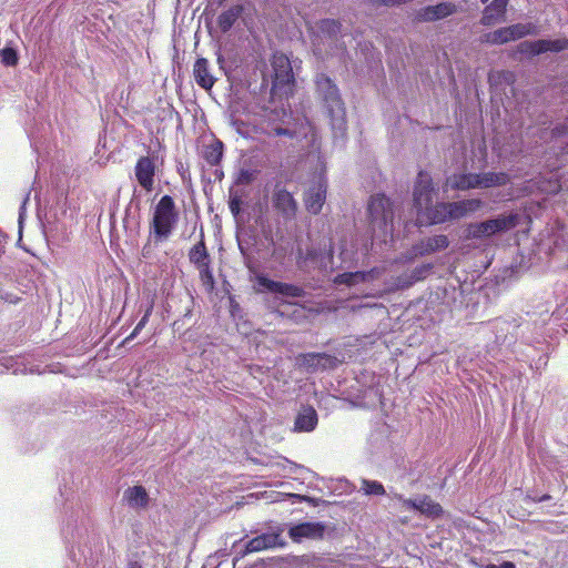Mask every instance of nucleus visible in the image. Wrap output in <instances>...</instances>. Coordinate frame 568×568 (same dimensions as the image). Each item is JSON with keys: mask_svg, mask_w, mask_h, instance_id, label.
I'll return each mask as SVG.
<instances>
[{"mask_svg": "<svg viewBox=\"0 0 568 568\" xmlns=\"http://www.w3.org/2000/svg\"><path fill=\"white\" fill-rule=\"evenodd\" d=\"M436 194L430 175L420 172L414 187V205L417 212V222L420 225L459 220L474 214L483 206V201L479 199L435 203Z\"/></svg>", "mask_w": 568, "mask_h": 568, "instance_id": "1", "label": "nucleus"}, {"mask_svg": "<svg viewBox=\"0 0 568 568\" xmlns=\"http://www.w3.org/2000/svg\"><path fill=\"white\" fill-rule=\"evenodd\" d=\"M315 83L317 94L323 100L331 119L334 135L344 136L346 131V112L337 87L325 74H318Z\"/></svg>", "mask_w": 568, "mask_h": 568, "instance_id": "2", "label": "nucleus"}, {"mask_svg": "<svg viewBox=\"0 0 568 568\" xmlns=\"http://www.w3.org/2000/svg\"><path fill=\"white\" fill-rule=\"evenodd\" d=\"M371 225L375 239L386 242L393 232V211L389 200L381 194L373 195L368 204Z\"/></svg>", "mask_w": 568, "mask_h": 568, "instance_id": "3", "label": "nucleus"}, {"mask_svg": "<svg viewBox=\"0 0 568 568\" xmlns=\"http://www.w3.org/2000/svg\"><path fill=\"white\" fill-rule=\"evenodd\" d=\"M178 221L174 201L171 196L164 195L159 201L152 220L153 235L156 242L165 241L172 233Z\"/></svg>", "mask_w": 568, "mask_h": 568, "instance_id": "4", "label": "nucleus"}, {"mask_svg": "<svg viewBox=\"0 0 568 568\" xmlns=\"http://www.w3.org/2000/svg\"><path fill=\"white\" fill-rule=\"evenodd\" d=\"M518 222V213L501 214L495 219L469 224L467 236L470 239L490 237L495 234L513 230L517 226Z\"/></svg>", "mask_w": 568, "mask_h": 568, "instance_id": "5", "label": "nucleus"}, {"mask_svg": "<svg viewBox=\"0 0 568 568\" xmlns=\"http://www.w3.org/2000/svg\"><path fill=\"white\" fill-rule=\"evenodd\" d=\"M274 71L273 90L288 95L293 92L294 74L292 62L283 53H275L272 59Z\"/></svg>", "mask_w": 568, "mask_h": 568, "instance_id": "6", "label": "nucleus"}, {"mask_svg": "<svg viewBox=\"0 0 568 568\" xmlns=\"http://www.w3.org/2000/svg\"><path fill=\"white\" fill-rule=\"evenodd\" d=\"M232 128L243 138H252L254 134L263 133L267 135H288L290 131L287 129H282L277 126L265 125L263 121L257 119L254 120H243L237 116H233L231 120Z\"/></svg>", "mask_w": 568, "mask_h": 568, "instance_id": "7", "label": "nucleus"}, {"mask_svg": "<svg viewBox=\"0 0 568 568\" xmlns=\"http://www.w3.org/2000/svg\"><path fill=\"white\" fill-rule=\"evenodd\" d=\"M537 28L531 23H517L500 28L486 34V41L491 44H503L509 41L520 39L528 34H536Z\"/></svg>", "mask_w": 568, "mask_h": 568, "instance_id": "8", "label": "nucleus"}, {"mask_svg": "<svg viewBox=\"0 0 568 568\" xmlns=\"http://www.w3.org/2000/svg\"><path fill=\"white\" fill-rule=\"evenodd\" d=\"M272 206L284 221H292L297 213V202L292 193L276 185L272 195Z\"/></svg>", "mask_w": 568, "mask_h": 568, "instance_id": "9", "label": "nucleus"}, {"mask_svg": "<svg viewBox=\"0 0 568 568\" xmlns=\"http://www.w3.org/2000/svg\"><path fill=\"white\" fill-rule=\"evenodd\" d=\"M568 47L566 39L524 41L518 45V51L527 55H537L545 52H559Z\"/></svg>", "mask_w": 568, "mask_h": 568, "instance_id": "10", "label": "nucleus"}, {"mask_svg": "<svg viewBox=\"0 0 568 568\" xmlns=\"http://www.w3.org/2000/svg\"><path fill=\"white\" fill-rule=\"evenodd\" d=\"M296 365L308 371L331 369L339 363L336 357L323 353H310L298 355Z\"/></svg>", "mask_w": 568, "mask_h": 568, "instance_id": "11", "label": "nucleus"}, {"mask_svg": "<svg viewBox=\"0 0 568 568\" xmlns=\"http://www.w3.org/2000/svg\"><path fill=\"white\" fill-rule=\"evenodd\" d=\"M457 12V6L453 2H440L427 6L416 11V19L420 22H434Z\"/></svg>", "mask_w": 568, "mask_h": 568, "instance_id": "12", "label": "nucleus"}, {"mask_svg": "<svg viewBox=\"0 0 568 568\" xmlns=\"http://www.w3.org/2000/svg\"><path fill=\"white\" fill-rule=\"evenodd\" d=\"M135 178L146 192L154 189L155 164L154 160L149 156H142L138 160L134 168Z\"/></svg>", "mask_w": 568, "mask_h": 568, "instance_id": "13", "label": "nucleus"}, {"mask_svg": "<svg viewBox=\"0 0 568 568\" xmlns=\"http://www.w3.org/2000/svg\"><path fill=\"white\" fill-rule=\"evenodd\" d=\"M260 292H272L283 296L300 297L303 295V290L296 285L272 281L263 275L256 277Z\"/></svg>", "mask_w": 568, "mask_h": 568, "instance_id": "14", "label": "nucleus"}, {"mask_svg": "<svg viewBox=\"0 0 568 568\" xmlns=\"http://www.w3.org/2000/svg\"><path fill=\"white\" fill-rule=\"evenodd\" d=\"M326 200V182L320 178L318 181L311 186L305 194V205L308 212L318 214Z\"/></svg>", "mask_w": 568, "mask_h": 568, "instance_id": "15", "label": "nucleus"}, {"mask_svg": "<svg viewBox=\"0 0 568 568\" xmlns=\"http://www.w3.org/2000/svg\"><path fill=\"white\" fill-rule=\"evenodd\" d=\"M382 274V270L374 267L367 272H349L343 273L335 277L334 283L346 286H357L362 283H368L378 278Z\"/></svg>", "mask_w": 568, "mask_h": 568, "instance_id": "16", "label": "nucleus"}, {"mask_svg": "<svg viewBox=\"0 0 568 568\" xmlns=\"http://www.w3.org/2000/svg\"><path fill=\"white\" fill-rule=\"evenodd\" d=\"M324 526L320 523H303L290 528V537L294 541H302L303 539H318L324 535Z\"/></svg>", "mask_w": 568, "mask_h": 568, "instance_id": "17", "label": "nucleus"}, {"mask_svg": "<svg viewBox=\"0 0 568 568\" xmlns=\"http://www.w3.org/2000/svg\"><path fill=\"white\" fill-rule=\"evenodd\" d=\"M449 245V241L446 235H436L422 240L417 243L412 251L410 257L422 256L432 254L442 250H445Z\"/></svg>", "mask_w": 568, "mask_h": 568, "instance_id": "18", "label": "nucleus"}, {"mask_svg": "<svg viewBox=\"0 0 568 568\" xmlns=\"http://www.w3.org/2000/svg\"><path fill=\"white\" fill-rule=\"evenodd\" d=\"M283 545L284 542L282 541L280 534L266 532L248 540L246 544V551L256 552Z\"/></svg>", "mask_w": 568, "mask_h": 568, "instance_id": "19", "label": "nucleus"}, {"mask_svg": "<svg viewBox=\"0 0 568 568\" xmlns=\"http://www.w3.org/2000/svg\"><path fill=\"white\" fill-rule=\"evenodd\" d=\"M507 4L508 0H493L483 12L481 23L484 26H493L505 21Z\"/></svg>", "mask_w": 568, "mask_h": 568, "instance_id": "20", "label": "nucleus"}, {"mask_svg": "<svg viewBox=\"0 0 568 568\" xmlns=\"http://www.w3.org/2000/svg\"><path fill=\"white\" fill-rule=\"evenodd\" d=\"M194 79L196 83L205 90H210L215 79L209 71V62L206 59H197L193 68Z\"/></svg>", "mask_w": 568, "mask_h": 568, "instance_id": "21", "label": "nucleus"}, {"mask_svg": "<svg viewBox=\"0 0 568 568\" xmlns=\"http://www.w3.org/2000/svg\"><path fill=\"white\" fill-rule=\"evenodd\" d=\"M317 413L311 406L303 407L296 419L295 429L298 432H312L317 425Z\"/></svg>", "mask_w": 568, "mask_h": 568, "instance_id": "22", "label": "nucleus"}, {"mask_svg": "<svg viewBox=\"0 0 568 568\" xmlns=\"http://www.w3.org/2000/svg\"><path fill=\"white\" fill-rule=\"evenodd\" d=\"M477 175V182H476V189H488L494 186H500L505 185L509 182V176L506 173H494V172H486L476 174Z\"/></svg>", "mask_w": 568, "mask_h": 568, "instance_id": "23", "label": "nucleus"}, {"mask_svg": "<svg viewBox=\"0 0 568 568\" xmlns=\"http://www.w3.org/2000/svg\"><path fill=\"white\" fill-rule=\"evenodd\" d=\"M477 175L473 173L455 174L447 179L446 186L453 190L476 189Z\"/></svg>", "mask_w": 568, "mask_h": 568, "instance_id": "24", "label": "nucleus"}, {"mask_svg": "<svg viewBox=\"0 0 568 568\" xmlns=\"http://www.w3.org/2000/svg\"><path fill=\"white\" fill-rule=\"evenodd\" d=\"M405 504L428 516L436 517L442 513V507L439 506V504L433 501L428 497H424L423 499L419 500H406Z\"/></svg>", "mask_w": 568, "mask_h": 568, "instance_id": "25", "label": "nucleus"}, {"mask_svg": "<svg viewBox=\"0 0 568 568\" xmlns=\"http://www.w3.org/2000/svg\"><path fill=\"white\" fill-rule=\"evenodd\" d=\"M128 503L133 508H143L148 505L149 497L146 490L141 486H134L125 491Z\"/></svg>", "mask_w": 568, "mask_h": 568, "instance_id": "26", "label": "nucleus"}, {"mask_svg": "<svg viewBox=\"0 0 568 568\" xmlns=\"http://www.w3.org/2000/svg\"><path fill=\"white\" fill-rule=\"evenodd\" d=\"M242 8L240 6L232 7L223 11L217 18V24L223 32L230 30L241 16Z\"/></svg>", "mask_w": 568, "mask_h": 568, "instance_id": "27", "label": "nucleus"}, {"mask_svg": "<svg viewBox=\"0 0 568 568\" xmlns=\"http://www.w3.org/2000/svg\"><path fill=\"white\" fill-rule=\"evenodd\" d=\"M223 155V143L221 141H213L205 145L203 150V158L211 165H216Z\"/></svg>", "mask_w": 568, "mask_h": 568, "instance_id": "28", "label": "nucleus"}, {"mask_svg": "<svg viewBox=\"0 0 568 568\" xmlns=\"http://www.w3.org/2000/svg\"><path fill=\"white\" fill-rule=\"evenodd\" d=\"M190 261L197 267L209 263V255L203 241L195 244L190 251Z\"/></svg>", "mask_w": 568, "mask_h": 568, "instance_id": "29", "label": "nucleus"}, {"mask_svg": "<svg viewBox=\"0 0 568 568\" xmlns=\"http://www.w3.org/2000/svg\"><path fill=\"white\" fill-rule=\"evenodd\" d=\"M338 258L341 260L339 266H343L344 264H349L354 261L355 252L353 250V244L348 247L347 241L343 240L341 241L338 245Z\"/></svg>", "mask_w": 568, "mask_h": 568, "instance_id": "30", "label": "nucleus"}, {"mask_svg": "<svg viewBox=\"0 0 568 568\" xmlns=\"http://www.w3.org/2000/svg\"><path fill=\"white\" fill-rule=\"evenodd\" d=\"M361 490H363L365 495L382 496L385 494L384 486L376 480L363 479Z\"/></svg>", "mask_w": 568, "mask_h": 568, "instance_id": "31", "label": "nucleus"}, {"mask_svg": "<svg viewBox=\"0 0 568 568\" xmlns=\"http://www.w3.org/2000/svg\"><path fill=\"white\" fill-rule=\"evenodd\" d=\"M429 266H423L419 270L414 272L409 278H398V282L395 284V288H404L410 286L415 281H418L425 276L428 272Z\"/></svg>", "mask_w": 568, "mask_h": 568, "instance_id": "32", "label": "nucleus"}, {"mask_svg": "<svg viewBox=\"0 0 568 568\" xmlns=\"http://www.w3.org/2000/svg\"><path fill=\"white\" fill-rule=\"evenodd\" d=\"M1 366L3 367V369H1V372L6 371V372H12L13 374H18V373H27V368L23 366L21 367V365H19L18 361L13 357H3L1 359Z\"/></svg>", "mask_w": 568, "mask_h": 568, "instance_id": "33", "label": "nucleus"}, {"mask_svg": "<svg viewBox=\"0 0 568 568\" xmlns=\"http://www.w3.org/2000/svg\"><path fill=\"white\" fill-rule=\"evenodd\" d=\"M196 268L200 273V277H201L203 284L212 287L214 280H213L212 272L210 270V263L202 264V265L197 266Z\"/></svg>", "mask_w": 568, "mask_h": 568, "instance_id": "34", "label": "nucleus"}, {"mask_svg": "<svg viewBox=\"0 0 568 568\" xmlns=\"http://www.w3.org/2000/svg\"><path fill=\"white\" fill-rule=\"evenodd\" d=\"M152 308L153 306L150 305L148 307V310L145 311V314L143 315V317L140 320V322L138 323V325L135 326V328L133 329V332L130 334V336H128L124 341V343L129 342L130 339H132L134 336L138 335V333L146 325L148 321H149V317L152 313Z\"/></svg>", "mask_w": 568, "mask_h": 568, "instance_id": "35", "label": "nucleus"}, {"mask_svg": "<svg viewBox=\"0 0 568 568\" xmlns=\"http://www.w3.org/2000/svg\"><path fill=\"white\" fill-rule=\"evenodd\" d=\"M2 61L7 65H14L17 63V53L11 48L1 50Z\"/></svg>", "mask_w": 568, "mask_h": 568, "instance_id": "36", "label": "nucleus"}, {"mask_svg": "<svg viewBox=\"0 0 568 568\" xmlns=\"http://www.w3.org/2000/svg\"><path fill=\"white\" fill-rule=\"evenodd\" d=\"M321 29L323 31H327V32H336L338 30V24L336 21L334 20H323L322 23H321Z\"/></svg>", "mask_w": 568, "mask_h": 568, "instance_id": "37", "label": "nucleus"}, {"mask_svg": "<svg viewBox=\"0 0 568 568\" xmlns=\"http://www.w3.org/2000/svg\"><path fill=\"white\" fill-rule=\"evenodd\" d=\"M484 568H515V565L510 561H504L501 565L489 564L486 565Z\"/></svg>", "mask_w": 568, "mask_h": 568, "instance_id": "38", "label": "nucleus"}, {"mask_svg": "<svg viewBox=\"0 0 568 568\" xmlns=\"http://www.w3.org/2000/svg\"><path fill=\"white\" fill-rule=\"evenodd\" d=\"M230 209L234 215L239 213V205L235 202H231Z\"/></svg>", "mask_w": 568, "mask_h": 568, "instance_id": "39", "label": "nucleus"}, {"mask_svg": "<svg viewBox=\"0 0 568 568\" xmlns=\"http://www.w3.org/2000/svg\"><path fill=\"white\" fill-rule=\"evenodd\" d=\"M26 202H27V199L24 200L23 205L21 206V212H20V215H19V222H20V223H21V221H22V219H23L22 210H23V207H24V205H26Z\"/></svg>", "mask_w": 568, "mask_h": 568, "instance_id": "40", "label": "nucleus"}, {"mask_svg": "<svg viewBox=\"0 0 568 568\" xmlns=\"http://www.w3.org/2000/svg\"><path fill=\"white\" fill-rule=\"evenodd\" d=\"M308 131L312 133V141H315V132L313 131V128L308 124Z\"/></svg>", "mask_w": 568, "mask_h": 568, "instance_id": "41", "label": "nucleus"}, {"mask_svg": "<svg viewBox=\"0 0 568 568\" xmlns=\"http://www.w3.org/2000/svg\"><path fill=\"white\" fill-rule=\"evenodd\" d=\"M129 568H142V567L136 562H132V564H130Z\"/></svg>", "mask_w": 568, "mask_h": 568, "instance_id": "42", "label": "nucleus"}, {"mask_svg": "<svg viewBox=\"0 0 568 568\" xmlns=\"http://www.w3.org/2000/svg\"><path fill=\"white\" fill-rule=\"evenodd\" d=\"M129 568H142V567L136 562H132V564H130Z\"/></svg>", "mask_w": 568, "mask_h": 568, "instance_id": "43", "label": "nucleus"}, {"mask_svg": "<svg viewBox=\"0 0 568 568\" xmlns=\"http://www.w3.org/2000/svg\"><path fill=\"white\" fill-rule=\"evenodd\" d=\"M265 116H266L268 120H271V119H273V116H274V112H272V111H271V112H267V113L265 114Z\"/></svg>", "mask_w": 568, "mask_h": 568, "instance_id": "44", "label": "nucleus"}, {"mask_svg": "<svg viewBox=\"0 0 568 568\" xmlns=\"http://www.w3.org/2000/svg\"><path fill=\"white\" fill-rule=\"evenodd\" d=\"M335 262H334V256L332 255V261H331V265L334 266Z\"/></svg>", "mask_w": 568, "mask_h": 568, "instance_id": "45", "label": "nucleus"}, {"mask_svg": "<svg viewBox=\"0 0 568 568\" xmlns=\"http://www.w3.org/2000/svg\"><path fill=\"white\" fill-rule=\"evenodd\" d=\"M488 1H489V0H481V2H483V3H486V2H488Z\"/></svg>", "mask_w": 568, "mask_h": 568, "instance_id": "46", "label": "nucleus"}]
</instances>
